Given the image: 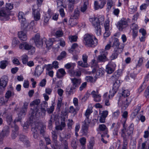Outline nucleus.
<instances>
[{
    "label": "nucleus",
    "mask_w": 149,
    "mask_h": 149,
    "mask_svg": "<svg viewBox=\"0 0 149 149\" xmlns=\"http://www.w3.org/2000/svg\"><path fill=\"white\" fill-rule=\"evenodd\" d=\"M40 101V99H36L32 101L30 104L32 110L30 118L32 119V120L35 119L36 118H38L40 116V110L39 109L38 105Z\"/></svg>",
    "instance_id": "nucleus-1"
},
{
    "label": "nucleus",
    "mask_w": 149,
    "mask_h": 149,
    "mask_svg": "<svg viewBox=\"0 0 149 149\" xmlns=\"http://www.w3.org/2000/svg\"><path fill=\"white\" fill-rule=\"evenodd\" d=\"M124 44L120 45L118 39L114 38L112 47L114 48L113 53L111 55V57L113 59H115L117 57L119 54L122 52L124 47Z\"/></svg>",
    "instance_id": "nucleus-2"
},
{
    "label": "nucleus",
    "mask_w": 149,
    "mask_h": 149,
    "mask_svg": "<svg viewBox=\"0 0 149 149\" xmlns=\"http://www.w3.org/2000/svg\"><path fill=\"white\" fill-rule=\"evenodd\" d=\"M84 43L87 47H94L98 43L97 40L93 35L86 34L84 36Z\"/></svg>",
    "instance_id": "nucleus-3"
},
{
    "label": "nucleus",
    "mask_w": 149,
    "mask_h": 149,
    "mask_svg": "<svg viewBox=\"0 0 149 149\" xmlns=\"http://www.w3.org/2000/svg\"><path fill=\"white\" fill-rule=\"evenodd\" d=\"M130 136L127 134L126 130L122 129L121 132V136L123 138V142L122 149H127L128 140Z\"/></svg>",
    "instance_id": "nucleus-4"
},
{
    "label": "nucleus",
    "mask_w": 149,
    "mask_h": 149,
    "mask_svg": "<svg viewBox=\"0 0 149 149\" xmlns=\"http://www.w3.org/2000/svg\"><path fill=\"white\" fill-rule=\"evenodd\" d=\"M122 71L121 70H118L116 71L111 77V79L114 82L113 84L116 83L117 82L119 83L118 84V86L120 85V80H118L119 77L121 75Z\"/></svg>",
    "instance_id": "nucleus-5"
},
{
    "label": "nucleus",
    "mask_w": 149,
    "mask_h": 149,
    "mask_svg": "<svg viewBox=\"0 0 149 149\" xmlns=\"http://www.w3.org/2000/svg\"><path fill=\"white\" fill-rule=\"evenodd\" d=\"M18 17L19 22L21 23V26H23L25 30H26V27L28 26L29 25L27 23H25L26 19L24 13L22 12H19Z\"/></svg>",
    "instance_id": "nucleus-6"
},
{
    "label": "nucleus",
    "mask_w": 149,
    "mask_h": 149,
    "mask_svg": "<svg viewBox=\"0 0 149 149\" xmlns=\"http://www.w3.org/2000/svg\"><path fill=\"white\" fill-rule=\"evenodd\" d=\"M19 48L20 49L29 50L31 49L34 53L35 51V49L32 45H29L26 42H23L20 44Z\"/></svg>",
    "instance_id": "nucleus-7"
},
{
    "label": "nucleus",
    "mask_w": 149,
    "mask_h": 149,
    "mask_svg": "<svg viewBox=\"0 0 149 149\" xmlns=\"http://www.w3.org/2000/svg\"><path fill=\"white\" fill-rule=\"evenodd\" d=\"M34 40L36 46L39 48L41 47L42 46L44 41L43 39H42L40 38L39 34H37L35 36Z\"/></svg>",
    "instance_id": "nucleus-8"
},
{
    "label": "nucleus",
    "mask_w": 149,
    "mask_h": 149,
    "mask_svg": "<svg viewBox=\"0 0 149 149\" xmlns=\"http://www.w3.org/2000/svg\"><path fill=\"white\" fill-rule=\"evenodd\" d=\"M128 26L127 22L126 19L123 18H122L118 23V27L120 31H122L123 29L126 27Z\"/></svg>",
    "instance_id": "nucleus-9"
},
{
    "label": "nucleus",
    "mask_w": 149,
    "mask_h": 149,
    "mask_svg": "<svg viewBox=\"0 0 149 149\" xmlns=\"http://www.w3.org/2000/svg\"><path fill=\"white\" fill-rule=\"evenodd\" d=\"M118 82L116 84H113L112 89L110 90L109 94V95L108 94V97L110 98L111 97H112L114 96L117 92L118 88L120 86H118Z\"/></svg>",
    "instance_id": "nucleus-10"
},
{
    "label": "nucleus",
    "mask_w": 149,
    "mask_h": 149,
    "mask_svg": "<svg viewBox=\"0 0 149 149\" xmlns=\"http://www.w3.org/2000/svg\"><path fill=\"white\" fill-rule=\"evenodd\" d=\"M109 22L108 20L105 21L104 24V27L105 32L104 33V38L105 39L106 38L108 37L110 35V32L109 31Z\"/></svg>",
    "instance_id": "nucleus-11"
},
{
    "label": "nucleus",
    "mask_w": 149,
    "mask_h": 149,
    "mask_svg": "<svg viewBox=\"0 0 149 149\" xmlns=\"http://www.w3.org/2000/svg\"><path fill=\"white\" fill-rule=\"evenodd\" d=\"M9 127L8 126H5L3 130L0 133V141H1L6 136H7L9 133Z\"/></svg>",
    "instance_id": "nucleus-12"
},
{
    "label": "nucleus",
    "mask_w": 149,
    "mask_h": 149,
    "mask_svg": "<svg viewBox=\"0 0 149 149\" xmlns=\"http://www.w3.org/2000/svg\"><path fill=\"white\" fill-rule=\"evenodd\" d=\"M100 17L97 18V17H94L90 19V21L92 24L94 26L95 28L97 27L98 26H100V21L101 19H100Z\"/></svg>",
    "instance_id": "nucleus-13"
},
{
    "label": "nucleus",
    "mask_w": 149,
    "mask_h": 149,
    "mask_svg": "<svg viewBox=\"0 0 149 149\" xmlns=\"http://www.w3.org/2000/svg\"><path fill=\"white\" fill-rule=\"evenodd\" d=\"M8 79V76L3 75L0 79V86L5 88L6 86Z\"/></svg>",
    "instance_id": "nucleus-14"
},
{
    "label": "nucleus",
    "mask_w": 149,
    "mask_h": 149,
    "mask_svg": "<svg viewBox=\"0 0 149 149\" xmlns=\"http://www.w3.org/2000/svg\"><path fill=\"white\" fill-rule=\"evenodd\" d=\"M22 27L24 31H21L18 32V37L21 40L25 41L27 39V36L25 32L28 30V26L26 27V30H25L23 26H22Z\"/></svg>",
    "instance_id": "nucleus-15"
},
{
    "label": "nucleus",
    "mask_w": 149,
    "mask_h": 149,
    "mask_svg": "<svg viewBox=\"0 0 149 149\" xmlns=\"http://www.w3.org/2000/svg\"><path fill=\"white\" fill-rule=\"evenodd\" d=\"M10 13L7 10L0 11V17H3V20H8L10 19Z\"/></svg>",
    "instance_id": "nucleus-16"
},
{
    "label": "nucleus",
    "mask_w": 149,
    "mask_h": 149,
    "mask_svg": "<svg viewBox=\"0 0 149 149\" xmlns=\"http://www.w3.org/2000/svg\"><path fill=\"white\" fill-rule=\"evenodd\" d=\"M33 124L37 130H40V134H42V135H44L45 127L40 123H36Z\"/></svg>",
    "instance_id": "nucleus-17"
},
{
    "label": "nucleus",
    "mask_w": 149,
    "mask_h": 149,
    "mask_svg": "<svg viewBox=\"0 0 149 149\" xmlns=\"http://www.w3.org/2000/svg\"><path fill=\"white\" fill-rule=\"evenodd\" d=\"M90 122L88 120V121L85 120L84 122V124L82 126V130L83 132V133L84 135H86L88 132V124Z\"/></svg>",
    "instance_id": "nucleus-18"
},
{
    "label": "nucleus",
    "mask_w": 149,
    "mask_h": 149,
    "mask_svg": "<svg viewBox=\"0 0 149 149\" xmlns=\"http://www.w3.org/2000/svg\"><path fill=\"white\" fill-rule=\"evenodd\" d=\"M91 95L94 98V101L95 102H99L101 100V96L98 94V92L97 91H93L91 93Z\"/></svg>",
    "instance_id": "nucleus-19"
},
{
    "label": "nucleus",
    "mask_w": 149,
    "mask_h": 149,
    "mask_svg": "<svg viewBox=\"0 0 149 149\" xmlns=\"http://www.w3.org/2000/svg\"><path fill=\"white\" fill-rule=\"evenodd\" d=\"M51 10H49L47 13L45 15L44 20V26H46L48 24L49 20L51 16Z\"/></svg>",
    "instance_id": "nucleus-20"
},
{
    "label": "nucleus",
    "mask_w": 149,
    "mask_h": 149,
    "mask_svg": "<svg viewBox=\"0 0 149 149\" xmlns=\"http://www.w3.org/2000/svg\"><path fill=\"white\" fill-rule=\"evenodd\" d=\"M66 124L65 122V118H62L61 120V122L59 125L56 126L55 129L57 130H62L65 126Z\"/></svg>",
    "instance_id": "nucleus-21"
},
{
    "label": "nucleus",
    "mask_w": 149,
    "mask_h": 149,
    "mask_svg": "<svg viewBox=\"0 0 149 149\" xmlns=\"http://www.w3.org/2000/svg\"><path fill=\"white\" fill-rule=\"evenodd\" d=\"M19 127L18 126L16 125H15L13 127L12 133L11 134L12 138L14 139L17 136L18 134V130Z\"/></svg>",
    "instance_id": "nucleus-22"
},
{
    "label": "nucleus",
    "mask_w": 149,
    "mask_h": 149,
    "mask_svg": "<svg viewBox=\"0 0 149 149\" xmlns=\"http://www.w3.org/2000/svg\"><path fill=\"white\" fill-rule=\"evenodd\" d=\"M43 70V67L40 65H38L35 69V74L36 75L38 76H40L42 73Z\"/></svg>",
    "instance_id": "nucleus-23"
},
{
    "label": "nucleus",
    "mask_w": 149,
    "mask_h": 149,
    "mask_svg": "<svg viewBox=\"0 0 149 149\" xmlns=\"http://www.w3.org/2000/svg\"><path fill=\"white\" fill-rule=\"evenodd\" d=\"M66 73L64 69L63 68L59 69L56 73V77L59 79L62 78L65 75Z\"/></svg>",
    "instance_id": "nucleus-24"
},
{
    "label": "nucleus",
    "mask_w": 149,
    "mask_h": 149,
    "mask_svg": "<svg viewBox=\"0 0 149 149\" xmlns=\"http://www.w3.org/2000/svg\"><path fill=\"white\" fill-rule=\"evenodd\" d=\"M71 80L72 83V87H78L81 83V79L77 78H71Z\"/></svg>",
    "instance_id": "nucleus-25"
},
{
    "label": "nucleus",
    "mask_w": 149,
    "mask_h": 149,
    "mask_svg": "<svg viewBox=\"0 0 149 149\" xmlns=\"http://www.w3.org/2000/svg\"><path fill=\"white\" fill-rule=\"evenodd\" d=\"M52 134L53 143L55 146H57L58 142L57 140V133L56 131H52Z\"/></svg>",
    "instance_id": "nucleus-26"
},
{
    "label": "nucleus",
    "mask_w": 149,
    "mask_h": 149,
    "mask_svg": "<svg viewBox=\"0 0 149 149\" xmlns=\"http://www.w3.org/2000/svg\"><path fill=\"white\" fill-rule=\"evenodd\" d=\"M103 98L104 101V105L106 106H109L110 105L109 99L110 97H108V93H105L103 95Z\"/></svg>",
    "instance_id": "nucleus-27"
},
{
    "label": "nucleus",
    "mask_w": 149,
    "mask_h": 149,
    "mask_svg": "<svg viewBox=\"0 0 149 149\" xmlns=\"http://www.w3.org/2000/svg\"><path fill=\"white\" fill-rule=\"evenodd\" d=\"M31 130L33 132L32 134L33 138L35 139H37L38 136V133L37 132L38 130L33 124L32 125Z\"/></svg>",
    "instance_id": "nucleus-28"
},
{
    "label": "nucleus",
    "mask_w": 149,
    "mask_h": 149,
    "mask_svg": "<svg viewBox=\"0 0 149 149\" xmlns=\"http://www.w3.org/2000/svg\"><path fill=\"white\" fill-rule=\"evenodd\" d=\"M68 72L71 76H76L79 77L81 75V71L79 70L75 72L73 70H69L68 71Z\"/></svg>",
    "instance_id": "nucleus-29"
},
{
    "label": "nucleus",
    "mask_w": 149,
    "mask_h": 149,
    "mask_svg": "<svg viewBox=\"0 0 149 149\" xmlns=\"http://www.w3.org/2000/svg\"><path fill=\"white\" fill-rule=\"evenodd\" d=\"M102 0H99L98 1H95L94 2V6L95 10H97L99 8H102Z\"/></svg>",
    "instance_id": "nucleus-30"
},
{
    "label": "nucleus",
    "mask_w": 149,
    "mask_h": 149,
    "mask_svg": "<svg viewBox=\"0 0 149 149\" xmlns=\"http://www.w3.org/2000/svg\"><path fill=\"white\" fill-rule=\"evenodd\" d=\"M33 16L34 19L37 21L40 19V12L38 10H35L33 11Z\"/></svg>",
    "instance_id": "nucleus-31"
},
{
    "label": "nucleus",
    "mask_w": 149,
    "mask_h": 149,
    "mask_svg": "<svg viewBox=\"0 0 149 149\" xmlns=\"http://www.w3.org/2000/svg\"><path fill=\"white\" fill-rule=\"evenodd\" d=\"M134 124H131L128 127L126 131L127 134H128L130 136L133 134L134 130Z\"/></svg>",
    "instance_id": "nucleus-32"
},
{
    "label": "nucleus",
    "mask_w": 149,
    "mask_h": 149,
    "mask_svg": "<svg viewBox=\"0 0 149 149\" xmlns=\"http://www.w3.org/2000/svg\"><path fill=\"white\" fill-rule=\"evenodd\" d=\"M95 144V140L94 137H91L89 141V145L88 148V149H93V147Z\"/></svg>",
    "instance_id": "nucleus-33"
},
{
    "label": "nucleus",
    "mask_w": 149,
    "mask_h": 149,
    "mask_svg": "<svg viewBox=\"0 0 149 149\" xmlns=\"http://www.w3.org/2000/svg\"><path fill=\"white\" fill-rule=\"evenodd\" d=\"M43 40L46 44V47H49L51 46L53 44V39H49L48 40L46 41V39L44 38L43 39Z\"/></svg>",
    "instance_id": "nucleus-34"
},
{
    "label": "nucleus",
    "mask_w": 149,
    "mask_h": 149,
    "mask_svg": "<svg viewBox=\"0 0 149 149\" xmlns=\"http://www.w3.org/2000/svg\"><path fill=\"white\" fill-rule=\"evenodd\" d=\"M114 70V69L112 68L110 64L107 65L106 67V71L107 73L111 74L113 72Z\"/></svg>",
    "instance_id": "nucleus-35"
},
{
    "label": "nucleus",
    "mask_w": 149,
    "mask_h": 149,
    "mask_svg": "<svg viewBox=\"0 0 149 149\" xmlns=\"http://www.w3.org/2000/svg\"><path fill=\"white\" fill-rule=\"evenodd\" d=\"M8 63V61L7 60H5L1 61L0 62V68L2 69H5Z\"/></svg>",
    "instance_id": "nucleus-36"
},
{
    "label": "nucleus",
    "mask_w": 149,
    "mask_h": 149,
    "mask_svg": "<svg viewBox=\"0 0 149 149\" xmlns=\"http://www.w3.org/2000/svg\"><path fill=\"white\" fill-rule=\"evenodd\" d=\"M97 64L95 62V59L93 60L91 63V67H95L92 71V72L93 74L95 73L96 72V70L95 69V67H97Z\"/></svg>",
    "instance_id": "nucleus-37"
},
{
    "label": "nucleus",
    "mask_w": 149,
    "mask_h": 149,
    "mask_svg": "<svg viewBox=\"0 0 149 149\" xmlns=\"http://www.w3.org/2000/svg\"><path fill=\"white\" fill-rule=\"evenodd\" d=\"M75 87L72 86L70 87V86H68L66 89V92L69 95H70L73 94V90L74 89Z\"/></svg>",
    "instance_id": "nucleus-38"
},
{
    "label": "nucleus",
    "mask_w": 149,
    "mask_h": 149,
    "mask_svg": "<svg viewBox=\"0 0 149 149\" xmlns=\"http://www.w3.org/2000/svg\"><path fill=\"white\" fill-rule=\"evenodd\" d=\"M79 10L78 8H76L74 12V14H72L71 16H73L75 18H77L79 15Z\"/></svg>",
    "instance_id": "nucleus-39"
},
{
    "label": "nucleus",
    "mask_w": 149,
    "mask_h": 149,
    "mask_svg": "<svg viewBox=\"0 0 149 149\" xmlns=\"http://www.w3.org/2000/svg\"><path fill=\"white\" fill-rule=\"evenodd\" d=\"M77 18H75L73 16H71L70 19L69 20V22L72 26L76 25L77 23L76 21Z\"/></svg>",
    "instance_id": "nucleus-40"
},
{
    "label": "nucleus",
    "mask_w": 149,
    "mask_h": 149,
    "mask_svg": "<svg viewBox=\"0 0 149 149\" xmlns=\"http://www.w3.org/2000/svg\"><path fill=\"white\" fill-rule=\"evenodd\" d=\"M14 93L10 91H8L6 93L5 95V97L6 99H8L11 97L13 96Z\"/></svg>",
    "instance_id": "nucleus-41"
},
{
    "label": "nucleus",
    "mask_w": 149,
    "mask_h": 149,
    "mask_svg": "<svg viewBox=\"0 0 149 149\" xmlns=\"http://www.w3.org/2000/svg\"><path fill=\"white\" fill-rule=\"evenodd\" d=\"M88 3L87 1H85L84 2V5L83 6L81 7V12H84L87 8V6L88 5Z\"/></svg>",
    "instance_id": "nucleus-42"
},
{
    "label": "nucleus",
    "mask_w": 149,
    "mask_h": 149,
    "mask_svg": "<svg viewBox=\"0 0 149 149\" xmlns=\"http://www.w3.org/2000/svg\"><path fill=\"white\" fill-rule=\"evenodd\" d=\"M66 55V53L65 51L62 52L60 55L57 58V60H60L63 58H64L65 57Z\"/></svg>",
    "instance_id": "nucleus-43"
},
{
    "label": "nucleus",
    "mask_w": 149,
    "mask_h": 149,
    "mask_svg": "<svg viewBox=\"0 0 149 149\" xmlns=\"http://www.w3.org/2000/svg\"><path fill=\"white\" fill-rule=\"evenodd\" d=\"M77 64L79 66L84 68H87L88 66V63H85L81 61H78L77 62Z\"/></svg>",
    "instance_id": "nucleus-44"
},
{
    "label": "nucleus",
    "mask_w": 149,
    "mask_h": 149,
    "mask_svg": "<svg viewBox=\"0 0 149 149\" xmlns=\"http://www.w3.org/2000/svg\"><path fill=\"white\" fill-rule=\"evenodd\" d=\"M19 41L16 38L13 39L12 42V46L13 47H15L19 43Z\"/></svg>",
    "instance_id": "nucleus-45"
},
{
    "label": "nucleus",
    "mask_w": 149,
    "mask_h": 149,
    "mask_svg": "<svg viewBox=\"0 0 149 149\" xmlns=\"http://www.w3.org/2000/svg\"><path fill=\"white\" fill-rule=\"evenodd\" d=\"M92 112V110L91 109H88L86 111L85 113V116L87 118V119H86V120H88V118L90 114Z\"/></svg>",
    "instance_id": "nucleus-46"
},
{
    "label": "nucleus",
    "mask_w": 149,
    "mask_h": 149,
    "mask_svg": "<svg viewBox=\"0 0 149 149\" xmlns=\"http://www.w3.org/2000/svg\"><path fill=\"white\" fill-rule=\"evenodd\" d=\"M96 33L98 36H100L102 34L101 28L100 26H98L97 27H95Z\"/></svg>",
    "instance_id": "nucleus-47"
},
{
    "label": "nucleus",
    "mask_w": 149,
    "mask_h": 149,
    "mask_svg": "<svg viewBox=\"0 0 149 149\" xmlns=\"http://www.w3.org/2000/svg\"><path fill=\"white\" fill-rule=\"evenodd\" d=\"M102 70L101 68H100L99 70L97 71L96 75L95 76V77L96 78L98 77V76H102Z\"/></svg>",
    "instance_id": "nucleus-48"
},
{
    "label": "nucleus",
    "mask_w": 149,
    "mask_h": 149,
    "mask_svg": "<svg viewBox=\"0 0 149 149\" xmlns=\"http://www.w3.org/2000/svg\"><path fill=\"white\" fill-rule=\"evenodd\" d=\"M22 58V62L24 64H25L27 63L28 61V57L26 55H23Z\"/></svg>",
    "instance_id": "nucleus-49"
},
{
    "label": "nucleus",
    "mask_w": 149,
    "mask_h": 149,
    "mask_svg": "<svg viewBox=\"0 0 149 149\" xmlns=\"http://www.w3.org/2000/svg\"><path fill=\"white\" fill-rule=\"evenodd\" d=\"M141 108V107L140 106H138L135 109L133 113L134 114V116H136L138 113Z\"/></svg>",
    "instance_id": "nucleus-50"
},
{
    "label": "nucleus",
    "mask_w": 149,
    "mask_h": 149,
    "mask_svg": "<svg viewBox=\"0 0 149 149\" xmlns=\"http://www.w3.org/2000/svg\"><path fill=\"white\" fill-rule=\"evenodd\" d=\"M69 39L71 42H76L77 40V37L76 36H69Z\"/></svg>",
    "instance_id": "nucleus-51"
},
{
    "label": "nucleus",
    "mask_w": 149,
    "mask_h": 149,
    "mask_svg": "<svg viewBox=\"0 0 149 149\" xmlns=\"http://www.w3.org/2000/svg\"><path fill=\"white\" fill-rule=\"evenodd\" d=\"M130 95V92L128 90L124 91L122 93V96L124 97H128Z\"/></svg>",
    "instance_id": "nucleus-52"
},
{
    "label": "nucleus",
    "mask_w": 149,
    "mask_h": 149,
    "mask_svg": "<svg viewBox=\"0 0 149 149\" xmlns=\"http://www.w3.org/2000/svg\"><path fill=\"white\" fill-rule=\"evenodd\" d=\"M19 140L23 143L27 139V137L22 134H20L19 136Z\"/></svg>",
    "instance_id": "nucleus-53"
},
{
    "label": "nucleus",
    "mask_w": 149,
    "mask_h": 149,
    "mask_svg": "<svg viewBox=\"0 0 149 149\" xmlns=\"http://www.w3.org/2000/svg\"><path fill=\"white\" fill-rule=\"evenodd\" d=\"M108 112L107 111L105 110L103 111V123H105V118L107 117L108 115Z\"/></svg>",
    "instance_id": "nucleus-54"
},
{
    "label": "nucleus",
    "mask_w": 149,
    "mask_h": 149,
    "mask_svg": "<svg viewBox=\"0 0 149 149\" xmlns=\"http://www.w3.org/2000/svg\"><path fill=\"white\" fill-rule=\"evenodd\" d=\"M74 65L73 63H67L65 65V67L67 69L71 68V70H73L74 68Z\"/></svg>",
    "instance_id": "nucleus-55"
},
{
    "label": "nucleus",
    "mask_w": 149,
    "mask_h": 149,
    "mask_svg": "<svg viewBox=\"0 0 149 149\" xmlns=\"http://www.w3.org/2000/svg\"><path fill=\"white\" fill-rule=\"evenodd\" d=\"M86 79L88 82H93L95 81V80L93 79V77L91 76H86Z\"/></svg>",
    "instance_id": "nucleus-56"
},
{
    "label": "nucleus",
    "mask_w": 149,
    "mask_h": 149,
    "mask_svg": "<svg viewBox=\"0 0 149 149\" xmlns=\"http://www.w3.org/2000/svg\"><path fill=\"white\" fill-rule=\"evenodd\" d=\"M68 128L70 129H71L72 128V126L73 124V122L72 119H69L68 120Z\"/></svg>",
    "instance_id": "nucleus-57"
},
{
    "label": "nucleus",
    "mask_w": 149,
    "mask_h": 149,
    "mask_svg": "<svg viewBox=\"0 0 149 149\" xmlns=\"http://www.w3.org/2000/svg\"><path fill=\"white\" fill-rule=\"evenodd\" d=\"M132 101V99L129 97H127L125 99V101H124V104L128 106L130 103Z\"/></svg>",
    "instance_id": "nucleus-58"
},
{
    "label": "nucleus",
    "mask_w": 149,
    "mask_h": 149,
    "mask_svg": "<svg viewBox=\"0 0 149 149\" xmlns=\"http://www.w3.org/2000/svg\"><path fill=\"white\" fill-rule=\"evenodd\" d=\"M22 119V117L18 115L17 117L16 118L14 121V125H16L15 123L16 122H21Z\"/></svg>",
    "instance_id": "nucleus-59"
},
{
    "label": "nucleus",
    "mask_w": 149,
    "mask_h": 149,
    "mask_svg": "<svg viewBox=\"0 0 149 149\" xmlns=\"http://www.w3.org/2000/svg\"><path fill=\"white\" fill-rule=\"evenodd\" d=\"M71 145L74 149H76L77 145L76 140L75 139L72 140L71 142Z\"/></svg>",
    "instance_id": "nucleus-60"
},
{
    "label": "nucleus",
    "mask_w": 149,
    "mask_h": 149,
    "mask_svg": "<svg viewBox=\"0 0 149 149\" xmlns=\"http://www.w3.org/2000/svg\"><path fill=\"white\" fill-rule=\"evenodd\" d=\"M100 118L99 120L101 123H102V109H99V114L98 118Z\"/></svg>",
    "instance_id": "nucleus-61"
},
{
    "label": "nucleus",
    "mask_w": 149,
    "mask_h": 149,
    "mask_svg": "<svg viewBox=\"0 0 149 149\" xmlns=\"http://www.w3.org/2000/svg\"><path fill=\"white\" fill-rule=\"evenodd\" d=\"M146 85L143 82L138 89V91L139 93L141 92L145 88Z\"/></svg>",
    "instance_id": "nucleus-62"
},
{
    "label": "nucleus",
    "mask_w": 149,
    "mask_h": 149,
    "mask_svg": "<svg viewBox=\"0 0 149 149\" xmlns=\"http://www.w3.org/2000/svg\"><path fill=\"white\" fill-rule=\"evenodd\" d=\"M46 79H44L42 80L39 83V85L41 87L44 86L46 84Z\"/></svg>",
    "instance_id": "nucleus-63"
},
{
    "label": "nucleus",
    "mask_w": 149,
    "mask_h": 149,
    "mask_svg": "<svg viewBox=\"0 0 149 149\" xmlns=\"http://www.w3.org/2000/svg\"><path fill=\"white\" fill-rule=\"evenodd\" d=\"M52 91V88H47L45 89V93L49 95L51 94Z\"/></svg>",
    "instance_id": "nucleus-64"
}]
</instances>
